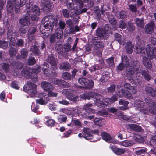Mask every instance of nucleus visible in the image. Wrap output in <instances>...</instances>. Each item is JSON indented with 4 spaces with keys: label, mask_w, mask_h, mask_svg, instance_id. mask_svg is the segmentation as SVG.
<instances>
[{
    "label": "nucleus",
    "mask_w": 156,
    "mask_h": 156,
    "mask_svg": "<svg viewBox=\"0 0 156 156\" xmlns=\"http://www.w3.org/2000/svg\"><path fill=\"white\" fill-rule=\"evenodd\" d=\"M101 136L102 139L106 141L113 143L114 144H117L118 141L115 139H112L111 135L108 133L106 132H102L101 134Z\"/></svg>",
    "instance_id": "4468645a"
},
{
    "label": "nucleus",
    "mask_w": 156,
    "mask_h": 156,
    "mask_svg": "<svg viewBox=\"0 0 156 156\" xmlns=\"http://www.w3.org/2000/svg\"><path fill=\"white\" fill-rule=\"evenodd\" d=\"M53 82L55 84H57L61 87H66L67 83L63 80H58L56 79H54Z\"/></svg>",
    "instance_id": "393cba45"
},
{
    "label": "nucleus",
    "mask_w": 156,
    "mask_h": 156,
    "mask_svg": "<svg viewBox=\"0 0 156 156\" xmlns=\"http://www.w3.org/2000/svg\"><path fill=\"white\" fill-rule=\"evenodd\" d=\"M41 86L43 89L47 92L50 90H53V87L52 85L46 81L41 82Z\"/></svg>",
    "instance_id": "f3484780"
},
{
    "label": "nucleus",
    "mask_w": 156,
    "mask_h": 156,
    "mask_svg": "<svg viewBox=\"0 0 156 156\" xmlns=\"http://www.w3.org/2000/svg\"><path fill=\"white\" fill-rule=\"evenodd\" d=\"M136 149H138L135 151V154L137 155L144 154L146 152V149L145 148L140 149L139 148H137Z\"/></svg>",
    "instance_id": "a19ab883"
},
{
    "label": "nucleus",
    "mask_w": 156,
    "mask_h": 156,
    "mask_svg": "<svg viewBox=\"0 0 156 156\" xmlns=\"http://www.w3.org/2000/svg\"><path fill=\"white\" fill-rule=\"evenodd\" d=\"M26 7L27 13L20 20V24L23 26H27L30 24V17L32 20H38V16L40 14V9L36 5L33 6L30 3H27Z\"/></svg>",
    "instance_id": "f03ea898"
},
{
    "label": "nucleus",
    "mask_w": 156,
    "mask_h": 156,
    "mask_svg": "<svg viewBox=\"0 0 156 156\" xmlns=\"http://www.w3.org/2000/svg\"><path fill=\"white\" fill-rule=\"evenodd\" d=\"M62 14L65 18H68L69 16L68 11L66 9H64L62 11Z\"/></svg>",
    "instance_id": "69168bd1"
},
{
    "label": "nucleus",
    "mask_w": 156,
    "mask_h": 156,
    "mask_svg": "<svg viewBox=\"0 0 156 156\" xmlns=\"http://www.w3.org/2000/svg\"><path fill=\"white\" fill-rule=\"evenodd\" d=\"M150 45H147L146 49H145L143 45L139 43L136 45L134 51L136 53H140L143 56H145V55L146 54L150 59H152L154 57L156 58V48H153Z\"/></svg>",
    "instance_id": "20e7f679"
},
{
    "label": "nucleus",
    "mask_w": 156,
    "mask_h": 156,
    "mask_svg": "<svg viewBox=\"0 0 156 156\" xmlns=\"http://www.w3.org/2000/svg\"><path fill=\"white\" fill-rule=\"evenodd\" d=\"M41 5L44 7V10H47L49 12L50 11L52 5V4L50 2V0H42Z\"/></svg>",
    "instance_id": "a211bd4d"
},
{
    "label": "nucleus",
    "mask_w": 156,
    "mask_h": 156,
    "mask_svg": "<svg viewBox=\"0 0 156 156\" xmlns=\"http://www.w3.org/2000/svg\"><path fill=\"white\" fill-rule=\"evenodd\" d=\"M102 49L95 48L93 54L94 56H96L99 57H101L102 55Z\"/></svg>",
    "instance_id": "ea45409f"
},
{
    "label": "nucleus",
    "mask_w": 156,
    "mask_h": 156,
    "mask_svg": "<svg viewBox=\"0 0 156 156\" xmlns=\"http://www.w3.org/2000/svg\"><path fill=\"white\" fill-rule=\"evenodd\" d=\"M109 148L117 155L123 154L126 152V150L125 149L123 148H118L115 145H114L112 146L110 145L109 146Z\"/></svg>",
    "instance_id": "dca6fc26"
},
{
    "label": "nucleus",
    "mask_w": 156,
    "mask_h": 156,
    "mask_svg": "<svg viewBox=\"0 0 156 156\" xmlns=\"http://www.w3.org/2000/svg\"><path fill=\"white\" fill-rule=\"evenodd\" d=\"M58 122L60 123L65 122L67 119L66 116L59 115L58 118Z\"/></svg>",
    "instance_id": "3c124183"
},
{
    "label": "nucleus",
    "mask_w": 156,
    "mask_h": 156,
    "mask_svg": "<svg viewBox=\"0 0 156 156\" xmlns=\"http://www.w3.org/2000/svg\"><path fill=\"white\" fill-rule=\"evenodd\" d=\"M37 86L34 83L28 82L23 87V90L30 96L31 97H34L36 94Z\"/></svg>",
    "instance_id": "6e6552de"
},
{
    "label": "nucleus",
    "mask_w": 156,
    "mask_h": 156,
    "mask_svg": "<svg viewBox=\"0 0 156 156\" xmlns=\"http://www.w3.org/2000/svg\"><path fill=\"white\" fill-rule=\"evenodd\" d=\"M55 36L57 39H61L63 36V32L62 30L60 29H57L55 30Z\"/></svg>",
    "instance_id": "58836bf2"
},
{
    "label": "nucleus",
    "mask_w": 156,
    "mask_h": 156,
    "mask_svg": "<svg viewBox=\"0 0 156 156\" xmlns=\"http://www.w3.org/2000/svg\"><path fill=\"white\" fill-rule=\"evenodd\" d=\"M62 76L63 79L66 80H70L71 77V75L68 72H64L62 74Z\"/></svg>",
    "instance_id": "de8ad7c7"
},
{
    "label": "nucleus",
    "mask_w": 156,
    "mask_h": 156,
    "mask_svg": "<svg viewBox=\"0 0 156 156\" xmlns=\"http://www.w3.org/2000/svg\"><path fill=\"white\" fill-rule=\"evenodd\" d=\"M108 25H106L105 28H100L96 30V34L97 36L102 39H106L108 37L109 30L106 29L108 27Z\"/></svg>",
    "instance_id": "9b49d317"
},
{
    "label": "nucleus",
    "mask_w": 156,
    "mask_h": 156,
    "mask_svg": "<svg viewBox=\"0 0 156 156\" xmlns=\"http://www.w3.org/2000/svg\"><path fill=\"white\" fill-rule=\"evenodd\" d=\"M135 22L138 27L143 28L144 25V20L143 19L136 18Z\"/></svg>",
    "instance_id": "cd10ccee"
},
{
    "label": "nucleus",
    "mask_w": 156,
    "mask_h": 156,
    "mask_svg": "<svg viewBox=\"0 0 156 156\" xmlns=\"http://www.w3.org/2000/svg\"><path fill=\"white\" fill-rule=\"evenodd\" d=\"M133 67H130L129 69H127L126 71L127 78L131 83L135 85L139 84L141 82V77L140 76L141 75L147 80H149L151 79L150 76L146 71H143L142 73H140L142 68L138 61H133Z\"/></svg>",
    "instance_id": "f257e3e1"
},
{
    "label": "nucleus",
    "mask_w": 156,
    "mask_h": 156,
    "mask_svg": "<svg viewBox=\"0 0 156 156\" xmlns=\"http://www.w3.org/2000/svg\"><path fill=\"white\" fill-rule=\"evenodd\" d=\"M52 90H50L48 92V96L50 97H56L57 95V93L52 92Z\"/></svg>",
    "instance_id": "bf43d9fd"
},
{
    "label": "nucleus",
    "mask_w": 156,
    "mask_h": 156,
    "mask_svg": "<svg viewBox=\"0 0 156 156\" xmlns=\"http://www.w3.org/2000/svg\"><path fill=\"white\" fill-rule=\"evenodd\" d=\"M56 106L55 103L49 104L48 105V107L52 111L55 110Z\"/></svg>",
    "instance_id": "0e129e2a"
},
{
    "label": "nucleus",
    "mask_w": 156,
    "mask_h": 156,
    "mask_svg": "<svg viewBox=\"0 0 156 156\" xmlns=\"http://www.w3.org/2000/svg\"><path fill=\"white\" fill-rule=\"evenodd\" d=\"M38 109V107L37 105H36L35 103H32L31 105V109L32 111L34 112H35Z\"/></svg>",
    "instance_id": "338daca9"
},
{
    "label": "nucleus",
    "mask_w": 156,
    "mask_h": 156,
    "mask_svg": "<svg viewBox=\"0 0 156 156\" xmlns=\"http://www.w3.org/2000/svg\"><path fill=\"white\" fill-rule=\"evenodd\" d=\"M76 5L74 6L73 9L75 11L74 13L73 14L72 12L70 14V16L73 17L74 21L76 22L78 21L79 18L78 15L86 12L87 9L86 8H84L83 9L82 8L83 6V3L81 0H74Z\"/></svg>",
    "instance_id": "423d86ee"
},
{
    "label": "nucleus",
    "mask_w": 156,
    "mask_h": 156,
    "mask_svg": "<svg viewBox=\"0 0 156 156\" xmlns=\"http://www.w3.org/2000/svg\"><path fill=\"white\" fill-rule=\"evenodd\" d=\"M127 28L129 31L132 32L135 29V27L132 23L131 22H129L128 23V25L127 26Z\"/></svg>",
    "instance_id": "49530a36"
},
{
    "label": "nucleus",
    "mask_w": 156,
    "mask_h": 156,
    "mask_svg": "<svg viewBox=\"0 0 156 156\" xmlns=\"http://www.w3.org/2000/svg\"><path fill=\"white\" fill-rule=\"evenodd\" d=\"M12 68V66H9L8 64L7 63H4L2 66V68L3 69L6 73L10 72L12 71L13 75L14 76H16L18 75L17 73L13 72V71L11 69V68Z\"/></svg>",
    "instance_id": "5701e85b"
},
{
    "label": "nucleus",
    "mask_w": 156,
    "mask_h": 156,
    "mask_svg": "<svg viewBox=\"0 0 156 156\" xmlns=\"http://www.w3.org/2000/svg\"><path fill=\"white\" fill-rule=\"evenodd\" d=\"M94 122L96 125L100 126L103 124V122L102 119L99 118H96L94 120Z\"/></svg>",
    "instance_id": "603ef678"
},
{
    "label": "nucleus",
    "mask_w": 156,
    "mask_h": 156,
    "mask_svg": "<svg viewBox=\"0 0 156 156\" xmlns=\"http://www.w3.org/2000/svg\"><path fill=\"white\" fill-rule=\"evenodd\" d=\"M36 31V29L34 27H30L28 30V34H34Z\"/></svg>",
    "instance_id": "6e6d98bb"
},
{
    "label": "nucleus",
    "mask_w": 156,
    "mask_h": 156,
    "mask_svg": "<svg viewBox=\"0 0 156 156\" xmlns=\"http://www.w3.org/2000/svg\"><path fill=\"white\" fill-rule=\"evenodd\" d=\"M155 27L154 22H151L145 26V32L147 33L151 34L153 31Z\"/></svg>",
    "instance_id": "6ab92c4d"
},
{
    "label": "nucleus",
    "mask_w": 156,
    "mask_h": 156,
    "mask_svg": "<svg viewBox=\"0 0 156 156\" xmlns=\"http://www.w3.org/2000/svg\"><path fill=\"white\" fill-rule=\"evenodd\" d=\"M108 19L109 23L112 25H115L117 23L116 20L112 16H111V17H109Z\"/></svg>",
    "instance_id": "864d4df0"
},
{
    "label": "nucleus",
    "mask_w": 156,
    "mask_h": 156,
    "mask_svg": "<svg viewBox=\"0 0 156 156\" xmlns=\"http://www.w3.org/2000/svg\"><path fill=\"white\" fill-rule=\"evenodd\" d=\"M88 79L84 78H81L79 79L78 82L79 83L82 85H84L85 86V85L87 84Z\"/></svg>",
    "instance_id": "c03bdc74"
},
{
    "label": "nucleus",
    "mask_w": 156,
    "mask_h": 156,
    "mask_svg": "<svg viewBox=\"0 0 156 156\" xmlns=\"http://www.w3.org/2000/svg\"><path fill=\"white\" fill-rule=\"evenodd\" d=\"M145 90L147 93L150 94L153 97H155L156 96V90H154L151 87H146Z\"/></svg>",
    "instance_id": "f704fd0d"
},
{
    "label": "nucleus",
    "mask_w": 156,
    "mask_h": 156,
    "mask_svg": "<svg viewBox=\"0 0 156 156\" xmlns=\"http://www.w3.org/2000/svg\"><path fill=\"white\" fill-rule=\"evenodd\" d=\"M38 97L40 98L36 100L37 103L43 105H46L49 100V99L46 93L42 92L38 95Z\"/></svg>",
    "instance_id": "f8f14e48"
},
{
    "label": "nucleus",
    "mask_w": 156,
    "mask_h": 156,
    "mask_svg": "<svg viewBox=\"0 0 156 156\" xmlns=\"http://www.w3.org/2000/svg\"><path fill=\"white\" fill-rule=\"evenodd\" d=\"M30 50L35 55H39L40 52L36 45H34L31 47Z\"/></svg>",
    "instance_id": "e433bc0d"
},
{
    "label": "nucleus",
    "mask_w": 156,
    "mask_h": 156,
    "mask_svg": "<svg viewBox=\"0 0 156 156\" xmlns=\"http://www.w3.org/2000/svg\"><path fill=\"white\" fill-rule=\"evenodd\" d=\"M129 102L126 101H124L123 100H121L119 101V104L120 105H124V107H119L120 109L121 110H125L127 109L128 108L127 107Z\"/></svg>",
    "instance_id": "473e14b6"
},
{
    "label": "nucleus",
    "mask_w": 156,
    "mask_h": 156,
    "mask_svg": "<svg viewBox=\"0 0 156 156\" xmlns=\"http://www.w3.org/2000/svg\"><path fill=\"white\" fill-rule=\"evenodd\" d=\"M44 68L43 69V71L44 73L47 76H49L50 75L49 73H48V69L47 68V64L46 65L45 63L44 64Z\"/></svg>",
    "instance_id": "680f3d73"
},
{
    "label": "nucleus",
    "mask_w": 156,
    "mask_h": 156,
    "mask_svg": "<svg viewBox=\"0 0 156 156\" xmlns=\"http://www.w3.org/2000/svg\"><path fill=\"white\" fill-rule=\"evenodd\" d=\"M58 20L55 19L54 16L51 15L47 16H45L42 20V23L43 25L45 24L46 23H53L55 25L57 24Z\"/></svg>",
    "instance_id": "ddd939ff"
},
{
    "label": "nucleus",
    "mask_w": 156,
    "mask_h": 156,
    "mask_svg": "<svg viewBox=\"0 0 156 156\" xmlns=\"http://www.w3.org/2000/svg\"><path fill=\"white\" fill-rule=\"evenodd\" d=\"M143 62L145 67L150 68L152 66V64L151 61L148 60L146 57H143Z\"/></svg>",
    "instance_id": "c85d7f7f"
},
{
    "label": "nucleus",
    "mask_w": 156,
    "mask_h": 156,
    "mask_svg": "<svg viewBox=\"0 0 156 156\" xmlns=\"http://www.w3.org/2000/svg\"><path fill=\"white\" fill-rule=\"evenodd\" d=\"M106 62L109 66H112L114 63L113 58L111 57L106 60Z\"/></svg>",
    "instance_id": "e2e57ef3"
},
{
    "label": "nucleus",
    "mask_w": 156,
    "mask_h": 156,
    "mask_svg": "<svg viewBox=\"0 0 156 156\" xmlns=\"http://www.w3.org/2000/svg\"><path fill=\"white\" fill-rule=\"evenodd\" d=\"M92 104L89 103L85 105L83 107V108L87 112L90 113H93L94 112V110L92 108Z\"/></svg>",
    "instance_id": "a878e982"
},
{
    "label": "nucleus",
    "mask_w": 156,
    "mask_h": 156,
    "mask_svg": "<svg viewBox=\"0 0 156 156\" xmlns=\"http://www.w3.org/2000/svg\"><path fill=\"white\" fill-rule=\"evenodd\" d=\"M36 63V60L35 58L33 57L29 58L28 60V64L30 65H33Z\"/></svg>",
    "instance_id": "09e8293b"
},
{
    "label": "nucleus",
    "mask_w": 156,
    "mask_h": 156,
    "mask_svg": "<svg viewBox=\"0 0 156 156\" xmlns=\"http://www.w3.org/2000/svg\"><path fill=\"white\" fill-rule=\"evenodd\" d=\"M62 93L68 99L73 102H76L79 100L78 96L75 95L76 93V91L70 89H64L62 90Z\"/></svg>",
    "instance_id": "0eeeda50"
},
{
    "label": "nucleus",
    "mask_w": 156,
    "mask_h": 156,
    "mask_svg": "<svg viewBox=\"0 0 156 156\" xmlns=\"http://www.w3.org/2000/svg\"><path fill=\"white\" fill-rule=\"evenodd\" d=\"M47 61L52 66H54L55 69H57V68L55 67L57 64V61L54 57L53 55H51L50 56H48L47 58Z\"/></svg>",
    "instance_id": "4be33fe9"
},
{
    "label": "nucleus",
    "mask_w": 156,
    "mask_h": 156,
    "mask_svg": "<svg viewBox=\"0 0 156 156\" xmlns=\"http://www.w3.org/2000/svg\"><path fill=\"white\" fill-rule=\"evenodd\" d=\"M129 9L132 12H135L136 11L137 8L135 5L130 4L128 5Z\"/></svg>",
    "instance_id": "052dcab7"
},
{
    "label": "nucleus",
    "mask_w": 156,
    "mask_h": 156,
    "mask_svg": "<svg viewBox=\"0 0 156 156\" xmlns=\"http://www.w3.org/2000/svg\"><path fill=\"white\" fill-rule=\"evenodd\" d=\"M54 25L55 24H53V23H46L41 26L40 31L45 36H48L52 31Z\"/></svg>",
    "instance_id": "9d476101"
},
{
    "label": "nucleus",
    "mask_w": 156,
    "mask_h": 156,
    "mask_svg": "<svg viewBox=\"0 0 156 156\" xmlns=\"http://www.w3.org/2000/svg\"><path fill=\"white\" fill-rule=\"evenodd\" d=\"M134 143L131 140H127L123 141L120 143L119 144L125 147H128L133 145Z\"/></svg>",
    "instance_id": "c756f323"
},
{
    "label": "nucleus",
    "mask_w": 156,
    "mask_h": 156,
    "mask_svg": "<svg viewBox=\"0 0 156 156\" xmlns=\"http://www.w3.org/2000/svg\"><path fill=\"white\" fill-rule=\"evenodd\" d=\"M123 85L125 89H121L120 90L118 91V95L120 97L124 96L129 99L132 98V95L135 94L136 93V90L129 83H125Z\"/></svg>",
    "instance_id": "39448f33"
},
{
    "label": "nucleus",
    "mask_w": 156,
    "mask_h": 156,
    "mask_svg": "<svg viewBox=\"0 0 156 156\" xmlns=\"http://www.w3.org/2000/svg\"><path fill=\"white\" fill-rule=\"evenodd\" d=\"M133 46L131 42H128L126 43V50L128 53H131L133 52L132 48Z\"/></svg>",
    "instance_id": "72a5a7b5"
},
{
    "label": "nucleus",
    "mask_w": 156,
    "mask_h": 156,
    "mask_svg": "<svg viewBox=\"0 0 156 156\" xmlns=\"http://www.w3.org/2000/svg\"><path fill=\"white\" fill-rule=\"evenodd\" d=\"M100 95L101 96L102 98H100V99L99 97L98 98V99H99L100 100L99 101V103H101V105L100 106H98V107H101V106H103V105L107 106L108 105L111 104V100H110V99L105 98L102 99V96L101 95Z\"/></svg>",
    "instance_id": "aec40b11"
},
{
    "label": "nucleus",
    "mask_w": 156,
    "mask_h": 156,
    "mask_svg": "<svg viewBox=\"0 0 156 156\" xmlns=\"http://www.w3.org/2000/svg\"><path fill=\"white\" fill-rule=\"evenodd\" d=\"M80 96L82 98L85 100H89L91 97L95 98L96 100L95 101V103L96 105L97 106H100L101 105V103H99L100 100L98 99V98L99 97L100 98H102V97L97 93L89 92L88 93L82 94Z\"/></svg>",
    "instance_id": "1a4fd4ad"
},
{
    "label": "nucleus",
    "mask_w": 156,
    "mask_h": 156,
    "mask_svg": "<svg viewBox=\"0 0 156 156\" xmlns=\"http://www.w3.org/2000/svg\"><path fill=\"white\" fill-rule=\"evenodd\" d=\"M59 68L60 69H64L65 70H67L70 69L71 67L69 63L64 62L61 64Z\"/></svg>",
    "instance_id": "7c9ffc66"
},
{
    "label": "nucleus",
    "mask_w": 156,
    "mask_h": 156,
    "mask_svg": "<svg viewBox=\"0 0 156 156\" xmlns=\"http://www.w3.org/2000/svg\"><path fill=\"white\" fill-rule=\"evenodd\" d=\"M114 37L115 39L120 44L124 45L125 42L123 39L121 38V35L118 33L114 34Z\"/></svg>",
    "instance_id": "bb28decb"
},
{
    "label": "nucleus",
    "mask_w": 156,
    "mask_h": 156,
    "mask_svg": "<svg viewBox=\"0 0 156 156\" xmlns=\"http://www.w3.org/2000/svg\"><path fill=\"white\" fill-rule=\"evenodd\" d=\"M145 101L146 105L143 101L136 100L134 105L138 110L144 114L150 112L156 115V103L149 98H146Z\"/></svg>",
    "instance_id": "7ed1b4c3"
},
{
    "label": "nucleus",
    "mask_w": 156,
    "mask_h": 156,
    "mask_svg": "<svg viewBox=\"0 0 156 156\" xmlns=\"http://www.w3.org/2000/svg\"><path fill=\"white\" fill-rule=\"evenodd\" d=\"M122 63V64L124 65L125 66L127 67L129 65L128 59L126 56H122L121 57Z\"/></svg>",
    "instance_id": "79ce46f5"
},
{
    "label": "nucleus",
    "mask_w": 156,
    "mask_h": 156,
    "mask_svg": "<svg viewBox=\"0 0 156 156\" xmlns=\"http://www.w3.org/2000/svg\"><path fill=\"white\" fill-rule=\"evenodd\" d=\"M41 69L40 66L36 65L33 69H32V73L31 74L33 75L34 80L35 81L37 79V76L36 74L38 73L41 70Z\"/></svg>",
    "instance_id": "b1692460"
},
{
    "label": "nucleus",
    "mask_w": 156,
    "mask_h": 156,
    "mask_svg": "<svg viewBox=\"0 0 156 156\" xmlns=\"http://www.w3.org/2000/svg\"><path fill=\"white\" fill-rule=\"evenodd\" d=\"M67 6L69 9L72 10L71 13L73 12V14L74 13L75 11L73 9L74 4L73 3V0H67Z\"/></svg>",
    "instance_id": "c9c22d12"
},
{
    "label": "nucleus",
    "mask_w": 156,
    "mask_h": 156,
    "mask_svg": "<svg viewBox=\"0 0 156 156\" xmlns=\"http://www.w3.org/2000/svg\"><path fill=\"white\" fill-rule=\"evenodd\" d=\"M135 139L136 141L139 142L141 143L144 141V139L141 137V136L139 135H137L135 136Z\"/></svg>",
    "instance_id": "774afa93"
},
{
    "label": "nucleus",
    "mask_w": 156,
    "mask_h": 156,
    "mask_svg": "<svg viewBox=\"0 0 156 156\" xmlns=\"http://www.w3.org/2000/svg\"><path fill=\"white\" fill-rule=\"evenodd\" d=\"M22 75L27 78H30L32 79H34V76L31 75L28 70L26 69H23L22 71Z\"/></svg>",
    "instance_id": "2f4dec72"
},
{
    "label": "nucleus",
    "mask_w": 156,
    "mask_h": 156,
    "mask_svg": "<svg viewBox=\"0 0 156 156\" xmlns=\"http://www.w3.org/2000/svg\"><path fill=\"white\" fill-rule=\"evenodd\" d=\"M87 82L88 84L85 85L84 87L85 88L87 89L92 88L93 87L94 82L91 80H89L88 79V81Z\"/></svg>",
    "instance_id": "37998d69"
},
{
    "label": "nucleus",
    "mask_w": 156,
    "mask_h": 156,
    "mask_svg": "<svg viewBox=\"0 0 156 156\" xmlns=\"http://www.w3.org/2000/svg\"><path fill=\"white\" fill-rule=\"evenodd\" d=\"M83 132L84 133V137L87 140H89L92 138L93 136L91 134V133L94 134H98L99 133V131L98 129L92 131L89 128H83Z\"/></svg>",
    "instance_id": "2eb2a0df"
},
{
    "label": "nucleus",
    "mask_w": 156,
    "mask_h": 156,
    "mask_svg": "<svg viewBox=\"0 0 156 156\" xmlns=\"http://www.w3.org/2000/svg\"><path fill=\"white\" fill-rule=\"evenodd\" d=\"M21 56L23 58H26L28 55L27 51L25 49H22L21 51Z\"/></svg>",
    "instance_id": "8fccbe9b"
},
{
    "label": "nucleus",
    "mask_w": 156,
    "mask_h": 156,
    "mask_svg": "<svg viewBox=\"0 0 156 156\" xmlns=\"http://www.w3.org/2000/svg\"><path fill=\"white\" fill-rule=\"evenodd\" d=\"M130 127L132 128L133 129L138 132L141 131V128L140 126L138 125L135 124H131L130 125Z\"/></svg>",
    "instance_id": "a18cd8bd"
},
{
    "label": "nucleus",
    "mask_w": 156,
    "mask_h": 156,
    "mask_svg": "<svg viewBox=\"0 0 156 156\" xmlns=\"http://www.w3.org/2000/svg\"><path fill=\"white\" fill-rule=\"evenodd\" d=\"M8 43L6 41H0V47L4 49H5L8 47Z\"/></svg>",
    "instance_id": "5fc2aeb1"
},
{
    "label": "nucleus",
    "mask_w": 156,
    "mask_h": 156,
    "mask_svg": "<svg viewBox=\"0 0 156 156\" xmlns=\"http://www.w3.org/2000/svg\"><path fill=\"white\" fill-rule=\"evenodd\" d=\"M94 43L96 49H102L104 47V44L100 39H95Z\"/></svg>",
    "instance_id": "412c9836"
},
{
    "label": "nucleus",
    "mask_w": 156,
    "mask_h": 156,
    "mask_svg": "<svg viewBox=\"0 0 156 156\" xmlns=\"http://www.w3.org/2000/svg\"><path fill=\"white\" fill-rule=\"evenodd\" d=\"M109 78V75L108 73H104L100 79V80L102 83H105L108 81Z\"/></svg>",
    "instance_id": "4c0bfd02"
},
{
    "label": "nucleus",
    "mask_w": 156,
    "mask_h": 156,
    "mask_svg": "<svg viewBox=\"0 0 156 156\" xmlns=\"http://www.w3.org/2000/svg\"><path fill=\"white\" fill-rule=\"evenodd\" d=\"M9 52L11 56H15L16 53V51L13 48L11 47L9 49Z\"/></svg>",
    "instance_id": "13d9d810"
},
{
    "label": "nucleus",
    "mask_w": 156,
    "mask_h": 156,
    "mask_svg": "<svg viewBox=\"0 0 156 156\" xmlns=\"http://www.w3.org/2000/svg\"><path fill=\"white\" fill-rule=\"evenodd\" d=\"M7 9L8 11L11 12L12 10L13 9V5L10 2H9L7 5Z\"/></svg>",
    "instance_id": "4d7b16f0"
}]
</instances>
